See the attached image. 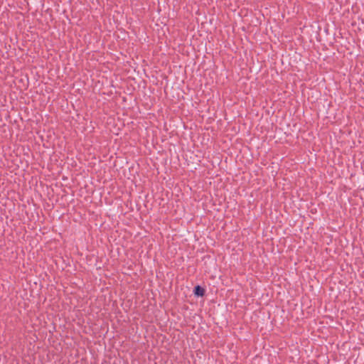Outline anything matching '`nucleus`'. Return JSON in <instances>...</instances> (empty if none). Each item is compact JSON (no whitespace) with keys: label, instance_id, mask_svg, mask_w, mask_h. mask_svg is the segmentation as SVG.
Instances as JSON below:
<instances>
[{"label":"nucleus","instance_id":"nucleus-1","mask_svg":"<svg viewBox=\"0 0 364 364\" xmlns=\"http://www.w3.org/2000/svg\"><path fill=\"white\" fill-rule=\"evenodd\" d=\"M194 293L196 295H197L198 296H203V294L205 293V290L203 288H201L200 286H197L195 287Z\"/></svg>","mask_w":364,"mask_h":364}]
</instances>
